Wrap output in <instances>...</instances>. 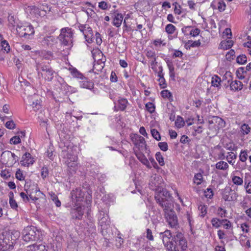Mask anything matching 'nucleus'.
Returning <instances> with one entry per match:
<instances>
[{"mask_svg": "<svg viewBox=\"0 0 251 251\" xmlns=\"http://www.w3.org/2000/svg\"><path fill=\"white\" fill-rule=\"evenodd\" d=\"M172 240L174 242V251H179L180 248L182 251H185L187 248V242L183 234L179 231L175 232Z\"/></svg>", "mask_w": 251, "mask_h": 251, "instance_id": "423d86ee", "label": "nucleus"}, {"mask_svg": "<svg viewBox=\"0 0 251 251\" xmlns=\"http://www.w3.org/2000/svg\"><path fill=\"white\" fill-rule=\"evenodd\" d=\"M30 13L33 14L35 16L44 17L46 15V12L42 10L41 7H37L35 6H32L30 7Z\"/></svg>", "mask_w": 251, "mask_h": 251, "instance_id": "4be33fe9", "label": "nucleus"}, {"mask_svg": "<svg viewBox=\"0 0 251 251\" xmlns=\"http://www.w3.org/2000/svg\"><path fill=\"white\" fill-rule=\"evenodd\" d=\"M204 196L208 199H211L213 196V192L211 188H208L204 191Z\"/></svg>", "mask_w": 251, "mask_h": 251, "instance_id": "3c124183", "label": "nucleus"}, {"mask_svg": "<svg viewBox=\"0 0 251 251\" xmlns=\"http://www.w3.org/2000/svg\"><path fill=\"white\" fill-rule=\"evenodd\" d=\"M25 131H17V144L22 143L25 140Z\"/></svg>", "mask_w": 251, "mask_h": 251, "instance_id": "72a5a7b5", "label": "nucleus"}, {"mask_svg": "<svg viewBox=\"0 0 251 251\" xmlns=\"http://www.w3.org/2000/svg\"><path fill=\"white\" fill-rule=\"evenodd\" d=\"M17 33L20 37L29 39L30 36L34 34V29L33 26L28 23H23L20 21H17Z\"/></svg>", "mask_w": 251, "mask_h": 251, "instance_id": "20e7f679", "label": "nucleus"}, {"mask_svg": "<svg viewBox=\"0 0 251 251\" xmlns=\"http://www.w3.org/2000/svg\"><path fill=\"white\" fill-rule=\"evenodd\" d=\"M176 27L172 24H168L166 26L165 30L169 34H172L174 33Z\"/></svg>", "mask_w": 251, "mask_h": 251, "instance_id": "79ce46f5", "label": "nucleus"}, {"mask_svg": "<svg viewBox=\"0 0 251 251\" xmlns=\"http://www.w3.org/2000/svg\"><path fill=\"white\" fill-rule=\"evenodd\" d=\"M146 237L150 241H153L154 240L153 236L152 235V231L149 228H148L146 230Z\"/></svg>", "mask_w": 251, "mask_h": 251, "instance_id": "680f3d73", "label": "nucleus"}, {"mask_svg": "<svg viewBox=\"0 0 251 251\" xmlns=\"http://www.w3.org/2000/svg\"><path fill=\"white\" fill-rule=\"evenodd\" d=\"M12 231L9 230L0 234V250L7 251L13 248L16 240Z\"/></svg>", "mask_w": 251, "mask_h": 251, "instance_id": "f03ea898", "label": "nucleus"}, {"mask_svg": "<svg viewBox=\"0 0 251 251\" xmlns=\"http://www.w3.org/2000/svg\"><path fill=\"white\" fill-rule=\"evenodd\" d=\"M203 177L201 174H196L194 177V182L197 185H200L202 183Z\"/></svg>", "mask_w": 251, "mask_h": 251, "instance_id": "ea45409f", "label": "nucleus"}, {"mask_svg": "<svg viewBox=\"0 0 251 251\" xmlns=\"http://www.w3.org/2000/svg\"><path fill=\"white\" fill-rule=\"evenodd\" d=\"M18 149H17V154L18 153L19 157L22 156V158L20 161V164L24 166H28L30 165H32L35 162L34 158L32 157L31 154L28 152L25 148L22 146L18 147ZM17 157L18 156L17 155Z\"/></svg>", "mask_w": 251, "mask_h": 251, "instance_id": "39448f33", "label": "nucleus"}, {"mask_svg": "<svg viewBox=\"0 0 251 251\" xmlns=\"http://www.w3.org/2000/svg\"><path fill=\"white\" fill-rule=\"evenodd\" d=\"M201 42L199 41H188L186 45L190 48V47H197L200 46Z\"/></svg>", "mask_w": 251, "mask_h": 251, "instance_id": "8fccbe9b", "label": "nucleus"}, {"mask_svg": "<svg viewBox=\"0 0 251 251\" xmlns=\"http://www.w3.org/2000/svg\"><path fill=\"white\" fill-rule=\"evenodd\" d=\"M148 160L149 161V162H150L151 167H153L155 169L159 168V167H158V166L157 165V163L156 162V161H155V160L153 158H152V157H149Z\"/></svg>", "mask_w": 251, "mask_h": 251, "instance_id": "338daca9", "label": "nucleus"}, {"mask_svg": "<svg viewBox=\"0 0 251 251\" xmlns=\"http://www.w3.org/2000/svg\"><path fill=\"white\" fill-rule=\"evenodd\" d=\"M224 77L230 78L227 80V82L230 83V87L231 90L234 91H238L242 89L243 84L242 82L238 80L232 81V76L230 72H226L225 74Z\"/></svg>", "mask_w": 251, "mask_h": 251, "instance_id": "9d476101", "label": "nucleus"}, {"mask_svg": "<svg viewBox=\"0 0 251 251\" xmlns=\"http://www.w3.org/2000/svg\"><path fill=\"white\" fill-rule=\"evenodd\" d=\"M151 134L152 137L157 141L161 140V136L159 132L156 129H152L151 130Z\"/></svg>", "mask_w": 251, "mask_h": 251, "instance_id": "de8ad7c7", "label": "nucleus"}, {"mask_svg": "<svg viewBox=\"0 0 251 251\" xmlns=\"http://www.w3.org/2000/svg\"><path fill=\"white\" fill-rule=\"evenodd\" d=\"M73 33L72 29L68 27L63 28L58 36L61 44L65 46L72 47Z\"/></svg>", "mask_w": 251, "mask_h": 251, "instance_id": "0eeeda50", "label": "nucleus"}, {"mask_svg": "<svg viewBox=\"0 0 251 251\" xmlns=\"http://www.w3.org/2000/svg\"><path fill=\"white\" fill-rule=\"evenodd\" d=\"M155 157L160 166H162L165 164L164 158L160 152L156 153Z\"/></svg>", "mask_w": 251, "mask_h": 251, "instance_id": "c03bdc74", "label": "nucleus"}, {"mask_svg": "<svg viewBox=\"0 0 251 251\" xmlns=\"http://www.w3.org/2000/svg\"><path fill=\"white\" fill-rule=\"evenodd\" d=\"M221 79L217 75H214L211 78V85L212 86L220 88L221 86Z\"/></svg>", "mask_w": 251, "mask_h": 251, "instance_id": "473e14b6", "label": "nucleus"}, {"mask_svg": "<svg viewBox=\"0 0 251 251\" xmlns=\"http://www.w3.org/2000/svg\"><path fill=\"white\" fill-rule=\"evenodd\" d=\"M161 95L163 98H169L172 97L171 92L168 90H164L162 91Z\"/></svg>", "mask_w": 251, "mask_h": 251, "instance_id": "bf43d9fd", "label": "nucleus"}, {"mask_svg": "<svg viewBox=\"0 0 251 251\" xmlns=\"http://www.w3.org/2000/svg\"><path fill=\"white\" fill-rule=\"evenodd\" d=\"M234 56H235V51L233 50H231L226 55V59L229 61L233 59Z\"/></svg>", "mask_w": 251, "mask_h": 251, "instance_id": "6e6d98bb", "label": "nucleus"}, {"mask_svg": "<svg viewBox=\"0 0 251 251\" xmlns=\"http://www.w3.org/2000/svg\"><path fill=\"white\" fill-rule=\"evenodd\" d=\"M165 217L170 227L176 228L178 226L177 217L174 210H171L165 213Z\"/></svg>", "mask_w": 251, "mask_h": 251, "instance_id": "f8f14e48", "label": "nucleus"}, {"mask_svg": "<svg viewBox=\"0 0 251 251\" xmlns=\"http://www.w3.org/2000/svg\"><path fill=\"white\" fill-rule=\"evenodd\" d=\"M232 181L234 184L237 186H241L243 184V178L236 176H232Z\"/></svg>", "mask_w": 251, "mask_h": 251, "instance_id": "c9c22d12", "label": "nucleus"}, {"mask_svg": "<svg viewBox=\"0 0 251 251\" xmlns=\"http://www.w3.org/2000/svg\"><path fill=\"white\" fill-rule=\"evenodd\" d=\"M223 36H226V38L229 39L231 38V37L232 36V33L231 31V29L230 28H226L225 31L223 32Z\"/></svg>", "mask_w": 251, "mask_h": 251, "instance_id": "0e129e2a", "label": "nucleus"}, {"mask_svg": "<svg viewBox=\"0 0 251 251\" xmlns=\"http://www.w3.org/2000/svg\"><path fill=\"white\" fill-rule=\"evenodd\" d=\"M135 155L138 160L144 165H145L148 168L151 169V166L149 162V160L147 158L146 156L141 152H135Z\"/></svg>", "mask_w": 251, "mask_h": 251, "instance_id": "412c9836", "label": "nucleus"}, {"mask_svg": "<svg viewBox=\"0 0 251 251\" xmlns=\"http://www.w3.org/2000/svg\"><path fill=\"white\" fill-rule=\"evenodd\" d=\"M8 21L9 22V25H11L13 27H14L15 25V18L14 15H9L8 17Z\"/></svg>", "mask_w": 251, "mask_h": 251, "instance_id": "13d9d810", "label": "nucleus"}, {"mask_svg": "<svg viewBox=\"0 0 251 251\" xmlns=\"http://www.w3.org/2000/svg\"><path fill=\"white\" fill-rule=\"evenodd\" d=\"M27 251H48L44 244L36 243L28 246Z\"/></svg>", "mask_w": 251, "mask_h": 251, "instance_id": "aec40b11", "label": "nucleus"}, {"mask_svg": "<svg viewBox=\"0 0 251 251\" xmlns=\"http://www.w3.org/2000/svg\"><path fill=\"white\" fill-rule=\"evenodd\" d=\"M128 101L126 99L121 98L119 99L118 101V107L119 110L124 111L126 109Z\"/></svg>", "mask_w": 251, "mask_h": 251, "instance_id": "c756f323", "label": "nucleus"}, {"mask_svg": "<svg viewBox=\"0 0 251 251\" xmlns=\"http://www.w3.org/2000/svg\"><path fill=\"white\" fill-rule=\"evenodd\" d=\"M79 30L83 33L86 40L91 43L93 42L95 39V36L93 33L92 28L87 24H79L78 25Z\"/></svg>", "mask_w": 251, "mask_h": 251, "instance_id": "6e6552de", "label": "nucleus"}, {"mask_svg": "<svg viewBox=\"0 0 251 251\" xmlns=\"http://www.w3.org/2000/svg\"><path fill=\"white\" fill-rule=\"evenodd\" d=\"M99 224L101 226V228L105 229L107 228L110 223L109 217L107 214L101 211L99 217Z\"/></svg>", "mask_w": 251, "mask_h": 251, "instance_id": "dca6fc26", "label": "nucleus"}, {"mask_svg": "<svg viewBox=\"0 0 251 251\" xmlns=\"http://www.w3.org/2000/svg\"><path fill=\"white\" fill-rule=\"evenodd\" d=\"M207 206L203 204H201L198 207L199 210L200 211V215L203 218L207 213Z\"/></svg>", "mask_w": 251, "mask_h": 251, "instance_id": "a19ab883", "label": "nucleus"}, {"mask_svg": "<svg viewBox=\"0 0 251 251\" xmlns=\"http://www.w3.org/2000/svg\"><path fill=\"white\" fill-rule=\"evenodd\" d=\"M10 51V46L6 40L1 41L0 42V55H3L5 53ZM4 57V56H3Z\"/></svg>", "mask_w": 251, "mask_h": 251, "instance_id": "b1692460", "label": "nucleus"}, {"mask_svg": "<svg viewBox=\"0 0 251 251\" xmlns=\"http://www.w3.org/2000/svg\"><path fill=\"white\" fill-rule=\"evenodd\" d=\"M9 198V204L12 208L16 209V201L14 199V195L12 192H10L8 194Z\"/></svg>", "mask_w": 251, "mask_h": 251, "instance_id": "e433bc0d", "label": "nucleus"}, {"mask_svg": "<svg viewBox=\"0 0 251 251\" xmlns=\"http://www.w3.org/2000/svg\"><path fill=\"white\" fill-rule=\"evenodd\" d=\"M211 224L214 227L218 228L221 225V220L220 221L217 218H213L211 220Z\"/></svg>", "mask_w": 251, "mask_h": 251, "instance_id": "4d7b16f0", "label": "nucleus"}, {"mask_svg": "<svg viewBox=\"0 0 251 251\" xmlns=\"http://www.w3.org/2000/svg\"><path fill=\"white\" fill-rule=\"evenodd\" d=\"M245 187L246 190V192L249 194H251V181L249 180H245Z\"/></svg>", "mask_w": 251, "mask_h": 251, "instance_id": "5fc2aeb1", "label": "nucleus"}, {"mask_svg": "<svg viewBox=\"0 0 251 251\" xmlns=\"http://www.w3.org/2000/svg\"><path fill=\"white\" fill-rule=\"evenodd\" d=\"M211 6L213 9L217 8L220 12H221L225 10L226 4L224 1L218 0L217 1H213L211 4Z\"/></svg>", "mask_w": 251, "mask_h": 251, "instance_id": "5701e85b", "label": "nucleus"}, {"mask_svg": "<svg viewBox=\"0 0 251 251\" xmlns=\"http://www.w3.org/2000/svg\"><path fill=\"white\" fill-rule=\"evenodd\" d=\"M160 236L162 239V242L164 246L166 247L168 250L173 251L174 242L172 240L170 241L171 238H173L171 231L169 230H166L163 232H161Z\"/></svg>", "mask_w": 251, "mask_h": 251, "instance_id": "1a4fd4ad", "label": "nucleus"}, {"mask_svg": "<svg viewBox=\"0 0 251 251\" xmlns=\"http://www.w3.org/2000/svg\"><path fill=\"white\" fill-rule=\"evenodd\" d=\"M236 62L240 65L245 64L247 62V57L245 54H240L237 57Z\"/></svg>", "mask_w": 251, "mask_h": 251, "instance_id": "4c0bfd02", "label": "nucleus"}, {"mask_svg": "<svg viewBox=\"0 0 251 251\" xmlns=\"http://www.w3.org/2000/svg\"><path fill=\"white\" fill-rule=\"evenodd\" d=\"M69 70L71 72V75H72V76L73 77L77 78H79L81 80L83 79L84 76L80 72L78 71V70L76 69H75V68H69Z\"/></svg>", "mask_w": 251, "mask_h": 251, "instance_id": "7c9ffc66", "label": "nucleus"}, {"mask_svg": "<svg viewBox=\"0 0 251 251\" xmlns=\"http://www.w3.org/2000/svg\"><path fill=\"white\" fill-rule=\"evenodd\" d=\"M41 232L34 226L25 227L22 232V239L25 242H33L40 239Z\"/></svg>", "mask_w": 251, "mask_h": 251, "instance_id": "7ed1b4c3", "label": "nucleus"}, {"mask_svg": "<svg viewBox=\"0 0 251 251\" xmlns=\"http://www.w3.org/2000/svg\"><path fill=\"white\" fill-rule=\"evenodd\" d=\"M233 45V42L228 39V40L222 41L220 43V47L221 49L227 50L230 49Z\"/></svg>", "mask_w": 251, "mask_h": 251, "instance_id": "2f4dec72", "label": "nucleus"}, {"mask_svg": "<svg viewBox=\"0 0 251 251\" xmlns=\"http://www.w3.org/2000/svg\"><path fill=\"white\" fill-rule=\"evenodd\" d=\"M146 108L150 113H152L155 111V106L152 102H149L145 105Z\"/></svg>", "mask_w": 251, "mask_h": 251, "instance_id": "a18cd8bd", "label": "nucleus"}, {"mask_svg": "<svg viewBox=\"0 0 251 251\" xmlns=\"http://www.w3.org/2000/svg\"><path fill=\"white\" fill-rule=\"evenodd\" d=\"M221 224L223 225L224 227L226 229H228L231 226L230 222L227 220H221Z\"/></svg>", "mask_w": 251, "mask_h": 251, "instance_id": "69168bd1", "label": "nucleus"}, {"mask_svg": "<svg viewBox=\"0 0 251 251\" xmlns=\"http://www.w3.org/2000/svg\"><path fill=\"white\" fill-rule=\"evenodd\" d=\"M215 168L218 170L226 171L229 168L228 164L224 161H220L215 164Z\"/></svg>", "mask_w": 251, "mask_h": 251, "instance_id": "c85d7f7f", "label": "nucleus"}, {"mask_svg": "<svg viewBox=\"0 0 251 251\" xmlns=\"http://www.w3.org/2000/svg\"><path fill=\"white\" fill-rule=\"evenodd\" d=\"M15 156L14 153L10 151H5L1 155V159L3 160V163L9 165L13 164V162H14V163L16 162V161H14Z\"/></svg>", "mask_w": 251, "mask_h": 251, "instance_id": "2eb2a0df", "label": "nucleus"}, {"mask_svg": "<svg viewBox=\"0 0 251 251\" xmlns=\"http://www.w3.org/2000/svg\"><path fill=\"white\" fill-rule=\"evenodd\" d=\"M49 174V171L46 167H43L42 168L41 176L43 178H46Z\"/></svg>", "mask_w": 251, "mask_h": 251, "instance_id": "774afa93", "label": "nucleus"}, {"mask_svg": "<svg viewBox=\"0 0 251 251\" xmlns=\"http://www.w3.org/2000/svg\"><path fill=\"white\" fill-rule=\"evenodd\" d=\"M223 198L225 201H232L236 199V194L231 188L226 189L223 194Z\"/></svg>", "mask_w": 251, "mask_h": 251, "instance_id": "a211bd4d", "label": "nucleus"}, {"mask_svg": "<svg viewBox=\"0 0 251 251\" xmlns=\"http://www.w3.org/2000/svg\"><path fill=\"white\" fill-rule=\"evenodd\" d=\"M215 119L216 124H217L218 125H214V128L219 129L225 126V122L222 118L217 116V118Z\"/></svg>", "mask_w": 251, "mask_h": 251, "instance_id": "58836bf2", "label": "nucleus"}, {"mask_svg": "<svg viewBox=\"0 0 251 251\" xmlns=\"http://www.w3.org/2000/svg\"><path fill=\"white\" fill-rule=\"evenodd\" d=\"M134 145L139 149H146L147 145L145 138L143 137L140 136L138 141L135 143Z\"/></svg>", "mask_w": 251, "mask_h": 251, "instance_id": "cd10ccee", "label": "nucleus"}, {"mask_svg": "<svg viewBox=\"0 0 251 251\" xmlns=\"http://www.w3.org/2000/svg\"><path fill=\"white\" fill-rule=\"evenodd\" d=\"M247 151H241L239 155L240 160L242 162H245L248 158Z\"/></svg>", "mask_w": 251, "mask_h": 251, "instance_id": "09e8293b", "label": "nucleus"}, {"mask_svg": "<svg viewBox=\"0 0 251 251\" xmlns=\"http://www.w3.org/2000/svg\"><path fill=\"white\" fill-rule=\"evenodd\" d=\"M237 158V155L234 153L233 152H228V155L226 157V159L227 162L232 165H234V161L233 162L232 160L236 159Z\"/></svg>", "mask_w": 251, "mask_h": 251, "instance_id": "f704fd0d", "label": "nucleus"}, {"mask_svg": "<svg viewBox=\"0 0 251 251\" xmlns=\"http://www.w3.org/2000/svg\"><path fill=\"white\" fill-rule=\"evenodd\" d=\"M71 194L72 201L75 203L82 201L84 195V192L80 188L72 190Z\"/></svg>", "mask_w": 251, "mask_h": 251, "instance_id": "f3484780", "label": "nucleus"}, {"mask_svg": "<svg viewBox=\"0 0 251 251\" xmlns=\"http://www.w3.org/2000/svg\"><path fill=\"white\" fill-rule=\"evenodd\" d=\"M67 160L65 163L70 171L75 172L77 168V164L76 163L77 157L75 155H72L69 153L66 154Z\"/></svg>", "mask_w": 251, "mask_h": 251, "instance_id": "ddd939ff", "label": "nucleus"}, {"mask_svg": "<svg viewBox=\"0 0 251 251\" xmlns=\"http://www.w3.org/2000/svg\"><path fill=\"white\" fill-rule=\"evenodd\" d=\"M84 209L81 206H77L71 211V215L73 219L80 220L84 214Z\"/></svg>", "mask_w": 251, "mask_h": 251, "instance_id": "6ab92c4d", "label": "nucleus"}, {"mask_svg": "<svg viewBox=\"0 0 251 251\" xmlns=\"http://www.w3.org/2000/svg\"><path fill=\"white\" fill-rule=\"evenodd\" d=\"M173 5L175 6V8H174L175 13L178 15H180L181 13V11L180 10V8H181L180 6L179 5H178L177 2L174 3Z\"/></svg>", "mask_w": 251, "mask_h": 251, "instance_id": "e2e57ef3", "label": "nucleus"}, {"mask_svg": "<svg viewBox=\"0 0 251 251\" xmlns=\"http://www.w3.org/2000/svg\"><path fill=\"white\" fill-rule=\"evenodd\" d=\"M176 126L178 128H181L184 126V121L183 118L181 117H177L176 121L175 122Z\"/></svg>", "mask_w": 251, "mask_h": 251, "instance_id": "49530a36", "label": "nucleus"}, {"mask_svg": "<svg viewBox=\"0 0 251 251\" xmlns=\"http://www.w3.org/2000/svg\"><path fill=\"white\" fill-rule=\"evenodd\" d=\"M162 179V178L157 175H154L151 177L149 182L150 188L152 190L157 192L158 193L160 190V185L161 184Z\"/></svg>", "mask_w": 251, "mask_h": 251, "instance_id": "9b49d317", "label": "nucleus"}, {"mask_svg": "<svg viewBox=\"0 0 251 251\" xmlns=\"http://www.w3.org/2000/svg\"><path fill=\"white\" fill-rule=\"evenodd\" d=\"M42 42L47 46H51L56 42V40L53 36H47L44 38Z\"/></svg>", "mask_w": 251, "mask_h": 251, "instance_id": "a878e982", "label": "nucleus"}, {"mask_svg": "<svg viewBox=\"0 0 251 251\" xmlns=\"http://www.w3.org/2000/svg\"><path fill=\"white\" fill-rule=\"evenodd\" d=\"M241 130L244 134H248L250 132L251 128L248 125L244 124L241 127Z\"/></svg>", "mask_w": 251, "mask_h": 251, "instance_id": "864d4df0", "label": "nucleus"}, {"mask_svg": "<svg viewBox=\"0 0 251 251\" xmlns=\"http://www.w3.org/2000/svg\"><path fill=\"white\" fill-rule=\"evenodd\" d=\"M158 145L162 151H165L168 150V144L166 142H159Z\"/></svg>", "mask_w": 251, "mask_h": 251, "instance_id": "052dcab7", "label": "nucleus"}, {"mask_svg": "<svg viewBox=\"0 0 251 251\" xmlns=\"http://www.w3.org/2000/svg\"><path fill=\"white\" fill-rule=\"evenodd\" d=\"M154 197L156 202L163 208L164 213L172 210L171 196L166 189L160 190Z\"/></svg>", "mask_w": 251, "mask_h": 251, "instance_id": "f257e3e1", "label": "nucleus"}, {"mask_svg": "<svg viewBox=\"0 0 251 251\" xmlns=\"http://www.w3.org/2000/svg\"><path fill=\"white\" fill-rule=\"evenodd\" d=\"M123 20V16L121 14H116L114 16L113 20V24L116 27H119L122 23Z\"/></svg>", "mask_w": 251, "mask_h": 251, "instance_id": "bb28decb", "label": "nucleus"}, {"mask_svg": "<svg viewBox=\"0 0 251 251\" xmlns=\"http://www.w3.org/2000/svg\"><path fill=\"white\" fill-rule=\"evenodd\" d=\"M79 85L81 88L92 89L94 87V83L84 77L83 80L79 81Z\"/></svg>", "mask_w": 251, "mask_h": 251, "instance_id": "393cba45", "label": "nucleus"}, {"mask_svg": "<svg viewBox=\"0 0 251 251\" xmlns=\"http://www.w3.org/2000/svg\"><path fill=\"white\" fill-rule=\"evenodd\" d=\"M146 55L147 57L149 59L152 58V59H156V58H157L155 51H154L153 50H147L146 51Z\"/></svg>", "mask_w": 251, "mask_h": 251, "instance_id": "603ef678", "label": "nucleus"}, {"mask_svg": "<svg viewBox=\"0 0 251 251\" xmlns=\"http://www.w3.org/2000/svg\"><path fill=\"white\" fill-rule=\"evenodd\" d=\"M41 101L40 100H36L35 101H33L32 102V104H31V106H32L33 109L34 111H37L39 110L41 107Z\"/></svg>", "mask_w": 251, "mask_h": 251, "instance_id": "37998d69", "label": "nucleus"}, {"mask_svg": "<svg viewBox=\"0 0 251 251\" xmlns=\"http://www.w3.org/2000/svg\"><path fill=\"white\" fill-rule=\"evenodd\" d=\"M42 76L48 81H50L53 77L54 71L48 66L43 65L41 67Z\"/></svg>", "mask_w": 251, "mask_h": 251, "instance_id": "4468645a", "label": "nucleus"}]
</instances>
